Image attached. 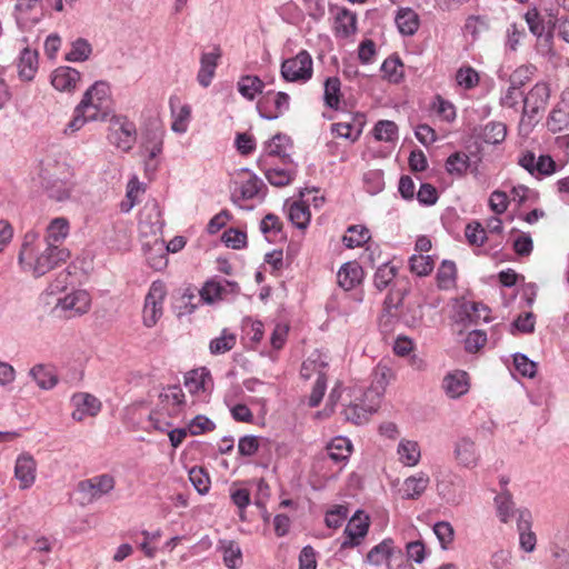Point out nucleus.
<instances>
[{
  "instance_id": "5fc2aeb1",
  "label": "nucleus",
  "mask_w": 569,
  "mask_h": 569,
  "mask_svg": "<svg viewBox=\"0 0 569 569\" xmlns=\"http://www.w3.org/2000/svg\"><path fill=\"white\" fill-rule=\"evenodd\" d=\"M264 174L269 183L276 187H284L292 180V172L286 169L270 168Z\"/></svg>"
},
{
  "instance_id": "a19ab883",
  "label": "nucleus",
  "mask_w": 569,
  "mask_h": 569,
  "mask_svg": "<svg viewBox=\"0 0 569 569\" xmlns=\"http://www.w3.org/2000/svg\"><path fill=\"white\" fill-rule=\"evenodd\" d=\"M498 517L502 522H508L515 515V503L508 491H503L495 498Z\"/></svg>"
},
{
  "instance_id": "58836bf2",
  "label": "nucleus",
  "mask_w": 569,
  "mask_h": 569,
  "mask_svg": "<svg viewBox=\"0 0 569 569\" xmlns=\"http://www.w3.org/2000/svg\"><path fill=\"white\" fill-rule=\"evenodd\" d=\"M506 136L507 127L502 122H489L481 131L482 140L489 144H498L502 142L506 139Z\"/></svg>"
},
{
  "instance_id": "f8f14e48",
  "label": "nucleus",
  "mask_w": 569,
  "mask_h": 569,
  "mask_svg": "<svg viewBox=\"0 0 569 569\" xmlns=\"http://www.w3.org/2000/svg\"><path fill=\"white\" fill-rule=\"evenodd\" d=\"M37 461L28 453L23 452L18 456L14 466V477L19 481V488L26 490L36 481Z\"/></svg>"
},
{
  "instance_id": "6e6d98bb",
  "label": "nucleus",
  "mask_w": 569,
  "mask_h": 569,
  "mask_svg": "<svg viewBox=\"0 0 569 569\" xmlns=\"http://www.w3.org/2000/svg\"><path fill=\"white\" fill-rule=\"evenodd\" d=\"M525 20L529 27L530 32L537 38H542V36L546 34L543 20L536 8H532L526 12Z\"/></svg>"
},
{
  "instance_id": "aec40b11",
  "label": "nucleus",
  "mask_w": 569,
  "mask_h": 569,
  "mask_svg": "<svg viewBox=\"0 0 569 569\" xmlns=\"http://www.w3.org/2000/svg\"><path fill=\"white\" fill-rule=\"evenodd\" d=\"M363 270L357 262L345 263L337 273L338 284L345 290H351L361 282Z\"/></svg>"
},
{
  "instance_id": "09e8293b",
  "label": "nucleus",
  "mask_w": 569,
  "mask_h": 569,
  "mask_svg": "<svg viewBox=\"0 0 569 569\" xmlns=\"http://www.w3.org/2000/svg\"><path fill=\"white\" fill-rule=\"evenodd\" d=\"M189 479L199 493L203 495L209 491L210 479L202 468L193 467L189 471Z\"/></svg>"
},
{
  "instance_id": "3c124183",
  "label": "nucleus",
  "mask_w": 569,
  "mask_h": 569,
  "mask_svg": "<svg viewBox=\"0 0 569 569\" xmlns=\"http://www.w3.org/2000/svg\"><path fill=\"white\" fill-rule=\"evenodd\" d=\"M152 250L157 252L156 256H148L147 260L151 268L156 270H161L167 266V254L164 252V242L162 240L156 239L151 247Z\"/></svg>"
},
{
  "instance_id": "052dcab7",
  "label": "nucleus",
  "mask_w": 569,
  "mask_h": 569,
  "mask_svg": "<svg viewBox=\"0 0 569 569\" xmlns=\"http://www.w3.org/2000/svg\"><path fill=\"white\" fill-rule=\"evenodd\" d=\"M465 234L470 244L482 246L487 239L486 230L479 222L467 224Z\"/></svg>"
},
{
  "instance_id": "13d9d810",
  "label": "nucleus",
  "mask_w": 569,
  "mask_h": 569,
  "mask_svg": "<svg viewBox=\"0 0 569 569\" xmlns=\"http://www.w3.org/2000/svg\"><path fill=\"white\" fill-rule=\"evenodd\" d=\"M381 70L391 82H398L402 77V63L398 58H388L383 61Z\"/></svg>"
},
{
  "instance_id": "a878e982",
  "label": "nucleus",
  "mask_w": 569,
  "mask_h": 569,
  "mask_svg": "<svg viewBox=\"0 0 569 569\" xmlns=\"http://www.w3.org/2000/svg\"><path fill=\"white\" fill-rule=\"evenodd\" d=\"M396 23L400 33L412 36L419 28V16L410 8H402L396 16Z\"/></svg>"
},
{
  "instance_id": "de8ad7c7",
  "label": "nucleus",
  "mask_w": 569,
  "mask_h": 569,
  "mask_svg": "<svg viewBox=\"0 0 569 569\" xmlns=\"http://www.w3.org/2000/svg\"><path fill=\"white\" fill-rule=\"evenodd\" d=\"M456 80L460 87L470 90L479 83V74L473 68L465 67L457 71Z\"/></svg>"
},
{
  "instance_id": "79ce46f5",
  "label": "nucleus",
  "mask_w": 569,
  "mask_h": 569,
  "mask_svg": "<svg viewBox=\"0 0 569 569\" xmlns=\"http://www.w3.org/2000/svg\"><path fill=\"white\" fill-rule=\"evenodd\" d=\"M289 219L299 229H305L310 221L309 207L303 202H295L289 208Z\"/></svg>"
},
{
  "instance_id": "f704fd0d",
  "label": "nucleus",
  "mask_w": 569,
  "mask_h": 569,
  "mask_svg": "<svg viewBox=\"0 0 569 569\" xmlns=\"http://www.w3.org/2000/svg\"><path fill=\"white\" fill-rule=\"evenodd\" d=\"M329 457L336 461L341 462L349 458L352 449L351 441L345 437H336L327 447Z\"/></svg>"
},
{
  "instance_id": "603ef678",
  "label": "nucleus",
  "mask_w": 569,
  "mask_h": 569,
  "mask_svg": "<svg viewBox=\"0 0 569 569\" xmlns=\"http://www.w3.org/2000/svg\"><path fill=\"white\" fill-rule=\"evenodd\" d=\"M433 269V260L429 256H412L410 258V270L422 277L429 274Z\"/></svg>"
},
{
  "instance_id": "6ab92c4d",
  "label": "nucleus",
  "mask_w": 569,
  "mask_h": 569,
  "mask_svg": "<svg viewBox=\"0 0 569 569\" xmlns=\"http://www.w3.org/2000/svg\"><path fill=\"white\" fill-rule=\"evenodd\" d=\"M429 482V476L423 472H419L416 476L408 477L403 481L399 489V493L402 499H418L426 491Z\"/></svg>"
},
{
  "instance_id": "4c0bfd02",
  "label": "nucleus",
  "mask_w": 569,
  "mask_h": 569,
  "mask_svg": "<svg viewBox=\"0 0 569 569\" xmlns=\"http://www.w3.org/2000/svg\"><path fill=\"white\" fill-rule=\"evenodd\" d=\"M547 127L551 132H560L569 128V110L565 107L557 106L550 112Z\"/></svg>"
},
{
  "instance_id": "680f3d73",
  "label": "nucleus",
  "mask_w": 569,
  "mask_h": 569,
  "mask_svg": "<svg viewBox=\"0 0 569 569\" xmlns=\"http://www.w3.org/2000/svg\"><path fill=\"white\" fill-rule=\"evenodd\" d=\"M331 130L338 137L350 139L351 141H356L361 133V129H356L350 122L333 123Z\"/></svg>"
},
{
  "instance_id": "1a4fd4ad",
  "label": "nucleus",
  "mask_w": 569,
  "mask_h": 569,
  "mask_svg": "<svg viewBox=\"0 0 569 569\" xmlns=\"http://www.w3.org/2000/svg\"><path fill=\"white\" fill-rule=\"evenodd\" d=\"M289 96L286 92L272 94L268 92L258 102L260 116L268 120H274L289 109Z\"/></svg>"
},
{
  "instance_id": "8fccbe9b",
  "label": "nucleus",
  "mask_w": 569,
  "mask_h": 569,
  "mask_svg": "<svg viewBox=\"0 0 569 569\" xmlns=\"http://www.w3.org/2000/svg\"><path fill=\"white\" fill-rule=\"evenodd\" d=\"M90 53L91 46L89 44V42L82 38H79L72 43V49L67 54V60L84 61L89 58Z\"/></svg>"
},
{
  "instance_id": "c9c22d12",
  "label": "nucleus",
  "mask_w": 569,
  "mask_h": 569,
  "mask_svg": "<svg viewBox=\"0 0 569 569\" xmlns=\"http://www.w3.org/2000/svg\"><path fill=\"white\" fill-rule=\"evenodd\" d=\"M397 276V268L390 266L388 262H383L380 266L373 277V284L379 290L382 291L387 289L389 286L395 284V278ZM396 283H399L396 281Z\"/></svg>"
},
{
  "instance_id": "20e7f679",
  "label": "nucleus",
  "mask_w": 569,
  "mask_h": 569,
  "mask_svg": "<svg viewBox=\"0 0 569 569\" xmlns=\"http://www.w3.org/2000/svg\"><path fill=\"white\" fill-rule=\"evenodd\" d=\"M109 140L118 149L128 152L137 140V129L133 122L126 117L113 116L110 119Z\"/></svg>"
},
{
  "instance_id": "ddd939ff",
  "label": "nucleus",
  "mask_w": 569,
  "mask_h": 569,
  "mask_svg": "<svg viewBox=\"0 0 569 569\" xmlns=\"http://www.w3.org/2000/svg\"><path fill=\"white\" fill-rule=\"evenodd\" d=\"M72 403L76 408L72 412V418L76 421H82L87 416L93 417L101 409L99 399L84 392L76 393L72 397Z\"/></svg>"
},
{
  "instance_id": "cd10ccee",
  "label": "nucleus",
  "mask_w": 569,
  "mask_h": 569,
  "mask_svg": "<svg viewBox=\"0 0 569 569\" xmlns=\"http://www.w3.org/2000/svg\"><path fill=\"white\" fill-rule=\"evenodd\" d=\"M291 148V140L284 134L277 133L266 147L268 157H279L283 162L290 161L288 149Z\"/></svg>"
},
{
  "instance_id": "37998d69",
  "label": "nucleus",
  "mask_w": 569,
  "mask_h": 569,
  "mask_svg": "<svg viewBox=\"0 0 569 569\" xmlns=\"http://www.w3.org/2000/svg\"><path fill=\"white\" fill-rule=\"evenodd\" d=\"M373 134L379 141L392 142L398 139V127L393 121L380 120L373 128Z\"/></svg>"
},
{
  "instance_id": "338daca9",
  "label": "nucleus",
  "mask_w": 569,
  "mask_h": 569,
  "mask_svg": "<svg viewBox=\"0 0 569 569\" xmlns=\"http://www.w3.org/2000/svg\"><path fill=\"white\" fill-rule=\"evenodd\" d=\"M326 387H327V378H326L325 373H319V376L315 382V386L312 388L311 395L309 397V406L310 407H317L321 402V400L325 396Z\"/></svg>"
},
{
  "instance_id": "a18cd8bd",
  "label": "nucleus",
  "mask_w": 569,
  "mask_h": 569,
  "mask_svg": "<svg viewBox=\"0 0 569 569\" xmlns=\"http://www.w3.org/2000/svg\"><path fill=\"white\" fill-rule=\"evenodd\" d=\"M469 168V157L461 152H455L446 161L448 173L461 177Z\"/></svg>"
},
{
  "instance_id": "4be33fe9",
  "label": "nucleus",
  "mask_w": 569,
  "mask_h": 569,
  "mask_svg": "<svg viewBox=\"0 0 569 569\" xmlns=\"http://www.w3.org/2000/svg\"><path fill=\"white\" fill-rule=\"evenodd\" d=\"M455 456L460 465L472 468L478 462L476 443L468 437L459 439L455 447Z\"/></svg>"
},
{
  "instance_id": "f257e3e1",
  "label": "nucleus",
  "mask_w": 569,
  "mask_h": 569,
  "mask_svg": "<svg viewBox=\"0 0 569 569\" xmlns=\"http://www.w3.org/2000/svg\"><path fill=\"white\" fill-rule=\"evenodd\" d=\"M39 234L30 230L24 237L18 254L19 264L32 271L36 277H41L56 268L60 262H66L70 257L67 248L47 244L44 250L36 254V243Z\"/></svg>"
},
{
  "instance_id": "473e14b6",
  "label": "nucleus",
  "mask_w": 569,
  "mask_h": 569,
  "mask_svg": "<svg viewBox=\"0 0 569 569\" xmlns=\"http://www.w3.org/2000/svg\"><path fill=\"white\" fill-rule=\"evenodd\" d=\"M341 98V82L337 77H329L325 81L323 101L325 104L330 108L338 110Z\"/></svg>"
},
{
  "instance_id": "9d476101",
  "label": "nucleus",
  "mask_w": 569,
  "mask_h": 569,
  "mask_svg": "<svg viewBox=\"0 0 569 569\" xmlns=\"http://www.w3.org/2000/svg\"><path fill=\"white\" fill-rule=\"evenodd\" d=\"M550 86L547 82L536 83L523 98V113L530 118L543 110L550 98Z\"/></svg>"
},
{
  "instance_id": "69168bd1",
  "label": "nucleus",
  "mask_w": 569,
  "mask_h": 569,
  "mask_svg": "<svg viewBox=\"0 0 569 569\" xmlns=\"http://www.w3.org/2000/svg\"><path fill=\"white\" fill-rule=\"evenodd\" d=\"M508 196L506 192L496 190L490 194L489 207L496 214H502L508 209Z\"/></svg>"
},
{
  "instance_id": "ea45409f",
  "label": "nucleus",
  "mask_w": 569,
  "mask_h": 569,
  "mask_svg": "<svg viewBox=\"0 0 569 569\" xmlns=\"http://www.w3.org/2000/svg\"><path fill=\"white\" fill-rule=\"evenodd\" d=\"M236 335L223 329L220 337L210 341L209 350L212 355H222L230 351L236 346Z\"/></svg>"
},
{
  "instance_id": "2eb2a0df",
  "label": "nucleus",
  "mask_w": 569,
  "mask_h": 569,
  "mask_svg": "<svg viewBox=\"0 0 569 569\" xmlns=\"http://www.w3.org/2000/svg\"><path fill=\"white\" fill-rule=\"evenodd\" d=\"M29 377L41 390H51L58 382V373L54 366L49 363H37L29 370Z\"/></svg>"
},
{
  "instance_id": "864d4df0",
  "label": "nucleus",
  "mask_w": 569,
  "mask_h": 569,
  "mask_svg": "<svg viewBox=\"0 0 569 569\" xmlns=\"http://www.w3.org/2000/svg\"><path fill=\"white\" fill-rule=\"evenodd\" d=\"M222 240L227 247L232 249H242L247 246V234L238 229L230 228L222 234Z\"/></svg>"
},
{
  "instance_id": "0eeeda50",
  "label": "nucleus",
  "mask_w": 569,
  "mask_h": 569,
  "mask_svg": "<svg viewBox=\"0 0 569 569\" xmlns=\"http://www.w3.org/2000/svg\"><path fill=\"white\" fill-rule=\"evenodd\" d=\"M370 519L362 511L358 510L348 521L345 528L346 539L341 549L355 548L361 543L369 531Z\"/></svg>"
},
{
  "instance_id": "a211bd4d",
  "label": "nucleus",
  "mask_w": 569,
  "mask_h": 569,
  "mask_svg": "<svg viewBox=\"0 0 569 569\" xmlns=\"http://www.w3.org/2000/svg\"><path fill=\"white\" fill-rule=\"evenodd\" d=\"M80 81V72L70 67H60L52 72L51 84L59 91L71 92Z\"/></svg>"
},
{
  "instance_id": "39448f33",
  "label": "nucleus",
  "mask_w": 569,
  "mask_h": 569,
  "mask_svg": "<svg viewBox=\"0 0 569 569\" xmlns=\"http://www.w3.org/2000/svg\"><path fill=\"white\" fill-rule=\"evenodd\" d=\"M114 477L109 473L94 476L78 483V491L86 503H92L114 489Z\"/></svg>"
},
{
  "instance_id": "423d86ee",
  "label": "nucleus",
  "mask_w": 569,
  "mask_h": 569,
  "mask_svg": "<svg viewBox=\"0 0 569 569\" xmlns=\"http://www.w3.org/2000/svg\"><path fill=\"white\" fill-rule=\"evenodd\" d=\"M408 292V288L406 286H400V283H395L391 287L388 296L383 302V312L379 320V326L383 331L391 330L392 325L397 318L396 310L402 305L403 298Z\"/></svg>"
},
{
  "instance_id": "dca6fc26",
  "label": "nucleus",
  "mask_w": 569,
  "mask_h": 569,
  "mask_svg": "<svg viewBox=\"0 0 569 569\" xmlns=\"http://www.w3.org/2000/svg\"><path fill=\"white\" fill-rule=\"evenodd\" d=\"M184 386L192 395L210 391L213 386L210 371L204 367L190 370L184 377Z\"/></svg>"
},
{
  "instance_id": "0e129e2a",
  "label": "nucleus",
  "mask_w": 569,
  "mask_h": 569,
  "mask_svg": "<svg viewBox=\"0 0 569 569\" xmlns=\"http://www.w3.org/2000/svg\"><path fill=\"white\" fill-rule=\"evenodd\" d=\"M487 342V335L481 330H473L469 332L465 340V348L468 352H477Z\"/></svg>"
},
{
  "instance_id": "e2e57ef3",
  "label": "nucleus",
  "mask_w": 569,
  "mask_h": 569,
  "mask_svg": "<svg viewBox=\"0 0 569 569\" xmlns=\"http://www.w3.org/2000/svg\"><path fill=\"white\" fill-rule=\"evenodd\" d=\"M513 363L517 371H519L523 377L532 378L536 375V363L527 356L516 353L513 356Z\"/></svg>"
},
{
  "instance_id": "c85d7f7f",
  "label": "nucleus",
  "mask_w": 569,
  "mask_h": 569,
  "mask_svg": "<svg viewBox=\"0 0 569 569\" xmlns=\"http://www.w3.org/2000/svg\"><path fill=\"white\" fill-rule=\"evenodd\" d=\"M377 408L378 401L368 407H363L357 403H350L342 410V415L347 421H351L356 425H361L368 421L369 416L376 412Z\"/></svg>"
},
{
  "instance_id": "412c9836",
  "label": "nucleus",
  "mask_w": 569,
  "mask_h": 569,
  "mask_svg": "<svg viewBox=\"0 0 569 569\" xmlns=\"http://www.w3.org/2000/svg\"><path fill=\"white\" fill-rule=\"evenodd\" d=\"M442 388L450 398H458L468 391V375L465 371L457 370L448 373L443 378Z\"/></svg>"
},
{
  "instance_id": "f3484780",
  "label": "nucleus",
  "mask_w": 569,
  "mask_h": 569,
  "mask_svg": "<svg viewBox=\"0 0 569 569\" xmlns=\"http://www.w3.org/2000/svg\"><path fill=\"white\" fill-rule=\"evenodd\" d=\"M221 57V50L214 48L211 52H203L200 57V69L197 74V80L200 86L207 88L214 77L218 60Z\"/></svg>"
},
{
  "instance_id": "4d7b16f0",
  "label": "nucleus",
  "mask_w": 569,
  "mask_h": 569,
  "mask_svg": "<svg viewBox=\"0 0 569 569\" xmlns=\"http://www.w3.org/2000/svg\"><path fill=\"white\" fill-rule=\"evenodd\" d=\"M433 532L437 536L441 547L447 549L453 540L455 531L452 526L447 521H439L433 526Z\"/></svg>"
},
{
  "instance_id": "e433bc0d",
  "label": "nucleus",
  "mask_w": 569,
  "mask_h": 569,
  "mask_svg": "<svg viewBox=\"0 0 569 569\" xmlns=\"http://www.w3.org/2000/svg\"><path fill=\"white\" fill-rule=\"evenodd\" d=\"M221 550L223 552L224 565L230 569H237L242 562L240 547L231 540H221Z\"/></svg>"
},
{
  "instance_id": "b1692460",
  "label": "nucleus",
  "mask_w": 569,
  "mask_h": 569,
  "mask_svg": "<svg viewBox=\"0 0 569 569\" xmlns=\"http://www.w3.org/2000/svg\"><path fill=\"white\" fill-rule=\"evenodd\" d=\"M357 30V16L356 13L340 9L335 18V31L336 34L342 38H347L353 34Z\"/></svg>"
},
{
  "instance_id": "5701e85b",
  "label": "nucleus",
  "mask_w": 569,
  "mask_h": 569,
  "mask_svg": "<svg viewBox=\"0 0 569 569\" xmlns=\"http://www.w3.org/2000/svg\"><path fill=\"white\" fill-rule=\"evenodd\" d=\"M77 107L78 111L82 112L89 121H104L110 112L108 106H103L101 102L84 94Z\"/></svg>"
},
{
  "instance_id": "f03ea898",
  "label": "nucleus",
  "mask_w": 569,
  "mask_h": 569,
  "mask_svg": "<svg viewBox=\"0 0 569 569\" xmlns=\"http://www.w3.org/2000/svg\"><path fill=\"white\" fill-rule=\"evenodd\" d=\"M281 77L287 82H307L312 78L313 61L307 50L299 51L295 57L282 61Z\"/></svg>"
},
{
  "instance_id": "4468645a",
  "label": "nucleus",
  "mask_w": 569,
  "mask_h": 569,
  "mask_svg": "<svg viewBox=\"0 0 569 569\" xmlns=\"http://www.w3.org/2000/svg\"><path fill=\"white\" fill-rule=\"evenodd\" d=\"M532 516L528 509L517 510V528L519 531L520 547L526 552H531L536 547V535L531 531Z\"/></svg>"
},
{
  "instance_id": "7ed1b4c3",
  "label": "nucleus",
  "mask_w": 569,
  "mask_h": 569,
  "mask_svg": "<svg viewBox=\"0 0 569 569\" xmlns=\"http://www.w3.org/2000/svg\"><path fill=\"white\" fill-rule=\"evenodd\" d=\"M167 291L166 286L161 281H153L144 298L142 310V322L146 327L152 328L157 325L163 315V301Z\"/></svg>"
},
{
  "instance_id": "49530a36",
  "label": "nucleus",
  "mask_w": 569,
  "mask_h": 569,
  "mask_svg": "<svg viewBox=\"0 0 569 569\" xmlns=\"http://www.w3.org/2000/svg\"><path fill=\"white\" fill-rule=\"evenodd\" d=\"M537 68L533 64H522L518 67L509 78L510 84L520 88L525 86L535 74Z\"/></svg>"
},
{
  "instance_id": "393cba45",
  "label": "nucleus",
  "mask_w": 569,
  "mask_h": 569,
  "mask_svg": "<svg viewBox=\"0 0 569 569\" xmlns=\"http://www.w3.org/2000/svg\"><path fill=\"white\" fill-rule=\"evenodd\" d=\"M18 69L20 78L27 81L32 80L38 70V52L24 48L19 58Z\"/></svg>"
},
{
  "instance_id": "72a5a7b5",
  "label": "nucleus",
  "mask_w": 569,
  "mask_h": 569,
  "mask_svg": "<svg viewBox=\"0 0 569 569\" xmlns=\"http://www.w3.org/2000/svg\"><path fill=\"white\" fill-rule=\"evenodd\" d=\"M370 231L363 226H350L347 233L342 237V242L347 248L361 247L370 240Z\"/></svg>"
},
{
  "instance_id": "7c9ffc66",
  "label": "nucleus",
  "mask_w": 569,
  "mask_h": 569,
  "mask_svg": "<svg viewBox=\"0 0 569 569\" xmlns=\"http://www.w3.org/2000/svg\"><path fill=\"white\" fill-rule=\"evenodd\" d=\"M393 550V540L387 538L371 548V550L367 553V561L372 566H380L383 561H387L391 558Z\"/></svg>"
},
{
  "instance_id": "bf43d9fd",
  "label": "nucleus",
  "mask_w": 569,
  "mask_h": 569,
  "mask_svg": "<svg viewBox=\"0 0 569 569\" xmlns=\"http://www.w3.org/2000/svg\"><path fill=\"white\" fill-rule=\"evenodd\" d=\"M110 89L107 82L97 81L86 92L84 96L92 98L96 101L107 106L109 100Z\"/></svg>"
},
{
  "instance_id": "6e6552de",
  "label": "nucleus",
  "mask_w": 569,
  "mask_h": 569,
  "mask_svg": "<svg viewBox=\"0 0 569 569\" xmlns=\"http://www.w3.org/2000/svg\"><path fill=\"white\" fill-rule=\"evenodd\" d=\"M91 306L90 295L86 290H73L59 298L56 303V309L66 312V316L71 318L87 313Z\"/></svg>"
},
{
  "instance_id": "c03bdc74",
  "label": "nucleus",
  "mask_w": 569,
  "mask_h": 569,
  "mask_svg": "<svg viewBox=\"0 0 569 569\" xmlns=\"http://www.w3.org/2000/svg\"><path fill=\"white\" fill-rule=\"evenodd\" d=\"M456 264L452 261H442L438 273L437 281L440 289H449L455 284L456 280Z\"/></svg>"
},
{
  "instance_id": "2f4dec72",
  "label": "nucleus",
  "mask_w": 569,
  "mask_h": 569,
  "mask_svg": "<svg viewBox=\"0 0 569 569\" xmlns=\"http://www.w3.org/2000/svg\"><path fill=\"white\" fill-rule=\"evenodd\" d=\"M263 88V81L257 76H243L238 81V91L248 100H253L257 94L262 93Z\"/></svg>"
},
{
  "instance_id": "9b49d317",
  "label": "nucleus",
  "mask_w": 569,
  "mask_h": 569,
  "mask_svg": "<svg viewBox=\"0 0 569 569\" xmlns=\"http://www.w3.org/2000/svg\"><path fill=\"white\" fill-rule=\"evenodd\" d=\"M239 286L228 280L216 281L208 280L199 291L201 300L207 303H213L218 300L226 299L229 295H236Z\"/></svg>"
},
{
  "instance_id": "c756f323",
  "label": "nucleus",
  "mask_w": 569,
  "mask_h": 569,
  "mask_svg": "<svg viewBox=\"0 0 569 569\" xmlns=\"http://www.w3.org/2000/svg\"><path fill=\"white\" fill-rule=\"evenodd\" d=\"M397 452L399 455V460L408 467L416 466L421 456L418 442L407 439H402L399 442Z\"/></svg>"
},
{
  "instance_id": "bb28decb",
  "label": "nucleus",
  "mask_w": 569,
  "mask_h": 569,
  "mask_svg": "<svg viewBox=\"0 0 569 569\" xmlns=\"http://www.w3.org/2000/svg\"><path fill=\"white\" fill-rule=\"evenodd\" d=\"M69 234V221L63 218H54L47 227L46 242L47 244L58 246Z\"/></svg>"
},
{
  "instance_id": "774afa93",
  "label": "nucleus",
  "mask_w": 569,
  "mask_h": 569,
  "mask_svg": "<svg viewBox=\"0 0 569 569\" xmlns=\"http://www.w3.org/2000/svg\"><path fill=\"white\" fill-rule=\"evenodd\" d=\"M317 560L316 552L311 546L302 548L299 555V569H316Z\"/></svg>"
}]
</instances>
